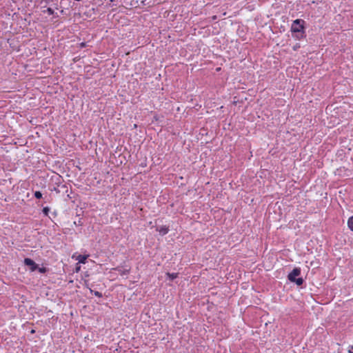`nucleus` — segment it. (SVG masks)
<instances>
[{
	"mask_svg": "<svg viewBox=\"0 0 353 353\" xmlns=\"http://www.w3.org/2000/svg\"><path fill=\"white\" fill-rule=\"evenodd\" d=\"M31 333H34V330H32L31 331Z\"/></svg>",
	"mask_w": 353,
	"mask_h": 353,
	"instance_id": "obj_22",
	"label": "nucleus"
},
{
	"mask_svg": "<svg viewBox=\"0 0 353 353\" xmlns=\"http://www.w3.org/2000/svg\"><path fill=\"white\" fill-rule=\"evenodd\" d=\"M34 196L36 199H40L42 198L43 194L40 191H35L34 192Z\"/></svg>",
	"mask_w": 353,
	"mask_h": 353,
	"instance_id": "obj_12",
	"label": "nucleus"
},
{
	"mask_svg": "<svg viewBox=\"0 0 353 353\" xmlns=\"http://www.w3.org/2000/svg\"><path fill=\"white\" fill-rule=\"evenodd\" d=\"M114 270L121 275H128L130 272V268H125L122 266H118Z\"/></svg>",
	"mask_w": 353,
	"mask_h": 353,
	"instance_id": "obj_5",
	"label": "nucleus"
},
{
	"mask_svg": "<svg viewBox=\"0 0 353 353\" xmlns=\"http://www.w3.org/2000/svg\"><path fill=\"white\" fill-rule=\"evenodd\" d=\"M23 263L26 266H28L30 272H34L38 268V264H37L32 259L25 258Z\"/></svg>",
	"mask_w": 353,
	"mask_h": 353,
	"instance_id": "obj_2",
	"label": "nucleus"
},
{
	"mask_svg": "<svg viewBox=\"0 0 353 353\" xmlns=\"http://www.w3.org/2000/svg\"><path fill=\"white\" fill-rule=\"evenodd\" d=\"M156 230L159 232V234L164 236L170 231L169 227L166 225L156 226Z\"/></svg>",
	"mask_w": 353,
	"mask_h": 353,
	"instance_id": "obj_4",
	"label": "nucleus"
},
{
	"mask_svg": "<svg viewBox=\"0 0 353 353\" xmlns=\"http://www.w3.org/2000/svg\"><path fill=\"white\" fill-rule=\"evenodd\" d=\"M39 271V272L41 273V274H46L48 271V269L46 267H41V268H39L38 266V268L37 270Z\"/></svg>",
	"mask_w": 353,
	"mask_h": 353,
	"instance_id": "obj_11",
	"label": "nucleus"
},
{
	"mask_svg": "<svg viewBox=\"0 0 353 353\" xmlns=\"http://www.w3.org/2000/svg\"><path fill=\"white\" fill-rule=\"evenodd\" d=\"M50 208L49 207H44L42 210V212L45 216H48Z\"/></svg>",
	"mask_w": 353,
	"mask_h": 353,
	"instance_id": "obj_14",
	"label": "nucleus"
},
{
	"mask_svg": "<svg viewBox=\"0 0 353 353\" xmlns=\"http://www.w3.org/2000/svg\"><path fill=\"white\" fill-rule=\"evenodd\" d=\"M79 270H80V267H77V268H76V271H77V272H78Z\"/></svg>",
	"mask_w": 353,
	"mask_h": 353,
	"instance_id": "obj_20",
	"label": "nucleus"
},
{
	"mask_svg": "<svg viewBox=\"0 0 353 353\" xmlns=\"http://www.w3.org/2000/svg\"><path fill=\"white\" fill-rule=\"evenodd\" d=\"M301 274V268H294L291 272H290L288 275V279L292 282L294 281V279Z\"/></svg>",
	"mask_w": 353,
	"mask_h": 353,
	"instance_id": "obj_3",
	"label": "nucleus"
},
{
	"mask_svg": "<svg viewBox=\"0 0 353 353\" xmlns=\"http://www.w3.org/2000/svg\"><path fill=\"white\" fill-rule=\"evenodd\" d=\"M347 225L349 229L353 232V216H350L347 221Z\"/></svg>",
	"mask_w": 353,
	"mask_h": 353,
	"instance_id": "obj_10",
	"label": "nucleus"
},
{
	"mask_svg": "<svg viewBox=\"0 0 353 353\" xmlns=\"http://www.w3.org/2000/svg\"><path fill=\"white\" fill-rule=\"evenodd\" d=\"M90 291L91 293H93L94 296L101 298L103 296L102 294L98 291H93L92 289L90 288Z\"/></svg>",
	"mask_w": 353,
	"mask_h": 353,
	"instance_id": "obj_13",
	"label": "nucleus"
},
{
	"mask_svg": "<svg viewBox=\"0 0 353 353\" xmlns=\"http://www.w3.org/2000/svg\"><path fill=\"white\" fill-rule=\"evenodd\" d=\"M291 32L292 37L297 40H301L306 37L305 21L301 19L293 21L291 26Z\"/></svg>",
	"mask_w": 353,
	"mask_h": 353,
	"instance_id": "obj_1",
	"label": "nucleus"
},
{
	"mask_svg": "<svg viewBox=\"0 0 353 353\" xmlns=\"http://www.w3.org/2000/svg\"><path fill=\"white\" fill-rule=\"evenodd\" d=\"M43 12H47L49 15L54 14V11L51 8H48L46 10H43Z\"/></svg>",
	"mask_w": 353,
	"mask_h": 353,
	"instance_id": "obj_15",
	"label": "nucleus"
},
{
	"mask_svg": "<svg viewBox=\"0 0 353 353\" xmlns=\"http://www.w3.org/2000/svg\"><path fill=\"white\" fill-rule=\"evenodd\" d=\"M52 191H55L56 192H59L60 190L57 188H54L52 190H51Z\"/></svg>",
	"mask_w": 353,
	"mask_h": 353,
	"instance_id": "obj_17",
	"label": "nucleus"
},
{
	"mask_svg": "<svg viewBox=\"0 0 353 353\" xmlns=\"http://www.w3.org/2000/svg\"><path fill=\"white\" fill-rule=\"evenodd\" d=\"M304 282V280L301 277L296 278L292 283H296L298 286H301Z\"/></svg>",
	"mask_w": 353,
	"mask_h": 353,
	"instance_id": "obj_9",
	"label": "nucleus"
},
{
	"mask_svg": "<svg viewBox=\"0 0 353 353\" xmlns=\"http://www.w3.org/2000/svg\"><path fill=\"white\" fill-rule=\"evenodd\" d=\"M46 3H49L51 0H44Z\"/></svg>",
	"mask_w": 353,
	"mask_h": 353,
	"instance_id": "obj_21",
	"label": "nucleus"
},
{
	"mask_svg": "<svg viewBox=\"0 0 353 353\" xmlns=\"http://www.w3.org/2000/svg\"><path fill=\"white\" fill-rule=\"evenodd\" d=\"M88 257V254H79L77 256L76 260L78 261L79 263L85 264Z\"/></svg>",
	"mask_w": 353,
	"mask_h": 353,
	"instance_id": "obj_6",
	"label": "nucleus"
},
{
	"mask_svg": "<svg viewBox=\"0 0 353 353\" xmlns=\"http://www.w3.org/2000/svg\"><path fill=\"white\" fill-rule=\"evenodd\" d=\"M166 276H167V278L170 280V281H173L174 279H176L179 276V273H170V272H167L166 273Z\"/></svg>",
	"mask_w": 353,
	"mask_h": 353,
	"instance_id": "obj_7",
	"label": "nucleus"
},
{
	"mask_svg": "<svg viewBox=\"0 0 353 353\" xmlns=\"http://www.w3.org/2000/svg\"><path fill=\"white\" fill-rule=\"evenodd\" d=\"M301 48V45L300 43H296L293 47H292V50L294 51H296L298 50L299 48Z\"/></svg>",
	"mask_w": 353,
	"mask_h": 353,
	"instance_id": "obj_16",
	"label": "nucleus"
},
{
	"mask_svg": "<svg viewBox=\"0 0 353 353\" xmlns=\"http://www.w3.org/2000/svg\"><path fill=\"white\" fill-rule=\"evenodd\" d=\"M53 16V18H58L59 15L57 12H54V14H52Z\"/></svg>",
	"mask_w": 353,
	"mask_h": 353,
	"instance_id": "obj_18",
	"label": "nucleus"
},
{
	"mask_svg": "<svg viewBox=\"0 0 353 353\" xmlns=\"http://www.w3.org/2000/svg\"><path fill=\"white\" fill-rule=\"evenodd\" d=\"M349 353H353V345L351 346Z\"/></svg>",
	"mask_w": 353,
	"mask_h": 353,
	"instance_id": "obj_19",
	"label": "nucleus"
},
{
	"mask_svg": "<svg viewBox=\"0 0 353 353\" xmlns=\"http://www.w3.org/2000/svg\"><path fill=\"white\" fill-rule=\"evenodd\" d=\"M57 179V181L56 182V183L58 184V186L59 187L60 186L63 189H65L66 192H67L68 191L67 185L65 184H61V182H60V181L62 179V177L60 175H58Z\"/></svg>",
	"mask_w": 353,
	"mask_h": 353,
	"instance_id": "obj_8",
	"label": "nucleus"
}]
</instances>
